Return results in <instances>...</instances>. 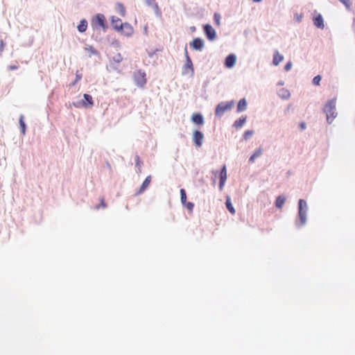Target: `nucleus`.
Masks as SVG:
<instances>
[{
  "label": "nucleus",
  "mask_w": 355,
  "mask_h": 355,
  "mask_svg": "<svg viewBox=\"0 0 355 355\" xmlns=\"http://www.w3.org/2000/svg\"><path fill=\"white\" fill-rule=\"evenodd\" d=\"M292 66H293V63L291 61H288L286 63V64L284 65V69L286 71H288L291 69L292 68Z\"/></svg>",
  "instance_id": "31"
},
{
  "label": "nucleus",
  "mask_w": 355,
  "mask_h": 355,
  "mask_svg": "<svg viewBox=\"0 0 355 355\" xmlns=\"http://www.w3.org/2000/svg\"><path fill=\"white\" fill-rule=\"evenodd\" d=\"M4 46H5V44H4L3 40H0V54H1V53L3 52V51L4 49Z\"/></svg>",
  "instance_id": "41"
},
{
  "label": "nucleus",
  "mask_w": 355,
  "mask_h": 355,
  "mask_svg": "<svg viewBox=\"0 0 355 355\" xmlns=\"http://www.w3.org/2000/svg\"><path fill=\"white\" fill-rule=\"evenodd\" d=\"M133 78L136 85L139 87H144L146 84V74L141 70L135 71L133 74Z\"/></svg>",
  "instance_id": "4"
},
{
  "label": "nucleus",
  "mask_w": 355,
  "mask_h": 355,
  "mask_svg": "<svg viewBox=\"0 0 355 355\" xmlns=\"http://www.w3.org/2000/svg\"><path fill=\"white\" fill-rule=\"evenodd\" d=\"M83 97L85 100V101H83L82 103V105L83 107H92L94 105L93 99L91 95L85 94L83 95Z\"/></svg>",
  "instance_id": "20"
},
{
  "label": "nucleus",
  "mask_w": 355,
  "mask_h": 355,
  "mask_svg": "<svg viewBox=\"0 0 355 355\" xmlns=\"http://www.w3.org/2000/svg\"><path fill=\"white\" fill-rule=\"evenodd\" d=\"M299 128L301 131L304 130L306 128V123L304 121H301L299 123Z\"/></svg>",
  "instance_id": "39"
},
{
  "label": "nucleus",
  "mask_w": 355,
  "mask_h": 355,
  "mask_svg": "<svg viewBox=\"0 0 355 355\" xmlns=\"http://www.w3.org/2000/svg\"><path fill=\"white\" fill-rule=\"evenodd\" d=\"M248 106L247 101L245 98L240 99L236 105V112H242L246 110Z\"/></svg>",
  "instance_id": "15"
},
{
  "label": "nucleus",
  "mask_w": 355,
  "mask_h": 355,
  "mask_svg": "<svg viewBox=\"0 0 355 355\" xmlns=\"http://www.w3.org/2000/svg\"><path fill=\"white\" fill-rule=\"evenodd\" d=\"M347 9L349 10L351 7L350 0H338Z\"/></svg>",
  "instance_id": "30"
},
{
  "label": "nucleus",
  "mask_w": 355,
  "mask_h": 355,
  "mask_svg": "<svg viewBox=\"0 0 355 355\" xmlns=\"http://www.w3.org/2000/svg\"><path fill=\"white\" fill-rule=\"evenodd\" d=\"M278 95L282 99L284 100H288L291 97L290 92L284 88H282L279 90Z\"/></svg>",
  "instance_id": "21"
},
{
  "label": "nucleus",
  "mask_w": 355,
  "mask_h": 355,
  "mask_svg": "<svg viewBox=\"0 0 355 355\" xmlns=\"http://www.w3.org/2000/svg\"><path fill=\"white\" fill-rule=\"evenodd\" d=\"M254 133V131L253 130H245L243 135V140H248Z\"/></svg>",
  "instance_id": "25"
},
{
  "label": "nucleus",
  "mask_w": 355,
  "mask_h": 355,
  "mask_svg": "<svg viewBox=\"0 0 355 355\" xmlns=\"http://www.w3.org/2000/svg\"><path fill=\"white\" fill-rule=\"evenodd\" d=\"M85 51L89 53V55L91 56L92 55H97L98 51L92 46H87L85 48Z\"/></svg>",
  "instance_id": "26"
},
{
  "label": "nucleus",
  "mask_w": 355,
  "mask_h": 355,
  "mask_svg": "<svg viewBox=\"0 0 355 355\" xmlns=\"http://www.w3.org/2000/svg\"><path fill=\"white\" fill-rule=\"evenodd\" d=\"M100 201H101V203H100L99 205H98L96 207V209H99L100 207H102L103 208H105L107 207V205H106V204H105V202L104 201L103 197L101 198Z\"/></svg>",
  "instance_id": "36"
},
{
  "label": "nucleus",
  "mask_w": 355,
  "mask_h": 355,
  "mask_svg": "<svg viewBox=\"0 0 355 355\" xmlns=\"http://www.w3.org/2000/svg\"><path fill=\"white\" fill-rule=\"evenodd\" d=\"M321 80H322V76L318 74L313 77V78L312 80V84L314 85L318 86L320 84Z\"/></svg>",
  "instance_id": "29"
},
{
  "label": "nucleus",
  "mask_w": 355,
  "mask_h": 355,
  "mask_svg": "<svg viewBox=\"0 0 355 355\" xmlns=\"http://www.w3.org/2000/svg\"><path fill=\"white\" fill-rule=\"evenodd\" d=\"M313 25L318 28L323 29L324 28V19L320 13H317L313 16Z\"/></svg>",
  "instance_id": "8"
},
{
  "label": "nucleus",
  "mask_w": 355,
  "mask_h": 355,
  "mask_svg": "<svg viewBox=\"0 0 355 355\" xmlns=\"http://www.w3.org/2000/svg\"><path fill=\"white\" fill-rule=\"evenodd\" d=\"M286 198L284 194L279 195L275 201V206L277 209H280L283 207Z\"/></svg>",
  "instance_id": "13"
},
{
  "label": "nucleus",
  "mask_w": 355,
  "mask_h": 355,
  "mask_svg": "<svg viewBox=\"0 0 355 355\" xmlns=\"http://www.w3.org/2000/svg\"><path fill=\"white\" fill-rule=\"evenodd\" d=\"M336 98L334 97L324 104L322 112L327 115V123L331 124L333 120L337 116L338 113L336 110Z\"/></svg>",
  "instance_id": "2"
},
{
  "label": "nucleus",
  "mask_w": 355,
  "mask_h": 355,
  "mask_svg": "<svg viewBox=\"0 0 355 355\" xmlns=\"http://www.w3.org/2000/svg\"><path fill=\"white\" fill-rule=\"evenodd\" d=\"M247 118V115H242L234 122L232 126L236 130L241 128L245 123Z\"/></svg>",
  "instance_id": "11"
},
{
  "label": "nucleus",
  "mask_w": 355,
  "mask_h": 355,
  "mask_svg": "<svg viewBox=\"0 0 355 355\" xmlns=\"http://www.w3.org/2000/svg\"><path fill=\"white\" fill-rule=\"evenodd\" d=\"M225 207H226V209L232 214H234L235 212H236V210L232 203V201H231V198L230 197V196L227 195L225 196Z\"/></svg>",
  "instance_id": "17"
},
{
  "label": "nucleus",
  "mask_w": 355,
  "mask_h": 355,
  "mask_svg": "<svg viewBox=\"0 0 355 355\" xmlns=\"http://www.w3.org/2000/svg\"><path fill=\"white\" fill-rule=\"evenodd\" d=\"M123 60V58L120 53H117L116 55L113 57V60L115 62H120Z\"/></svg>",
  "instance_id": "32"
},
{
  "label": "nucleus",
  "mask_w": 355,
  "mask_h": 355,
  "mask_svg": "<svg viewBox=\"0 0 355 355\" xmlns=\"http://www.w3.org/2000/svg\"><path fill=\"white\" fill-rule=\"evenodd\" d=\"M19 125H20L21 132L22 135H24L26 134V124L24 121V116L23 115H21L19 117Z\"/></svg>",
  "instance_id": "24"
},
{
  "label": "nucleus",
  "mask_w": 355,
  "mask_h": 355,
  "mask_svg": "<svg viewBox=\"0 0 355 355\" xmlns=\"http://www.w3.org/2000/svg\"><path fill=\"white\" fill-rule=\"evenodd\" d=\"M302 15H300V16L297 17V21L300 22L302 18Z\"/></svg>",
  "instance_id": "44"
},
{
  "label": "nucleus",
  "mask_w": 355,
  "mask_h": 355,
  "mask_svg": "<svg viewBox=\"0 0 355 355\" xmlns=\"http://www.w3.org/2000/svg\"><path fill=\"white\" fill-rule=\"evenodd\" d=\"M219 182L218 186L220 189H222V171H220L218 173Z\"/></svg>",
  "instance_id": "40"
},
{
  "label": "nucleus",
  "mask_w": 355,
  "mask_h": 355,
  "mask_svg": "<svg viewBox=\"0 0 355 355\" xmlns=\"http://www.w3.org/2000/svg\"><path fill=\"white\" fill-rule=\"evenodd\" d=\"M214 18H215V20H216V22L217 23V24L219 25V24H220V15L216 13L214 15Z\"/></svg>",
  "instance_id": "42"
},
{
  "label": "nucleus",
  "mask_w": 355,
  "mask_h": 355,
  "mask_svg": "<svg viewBox=\"0 0 355 355\" xmlns=\"http://www.w3.org/2000/svg\"><path fill=\"white\" fill-rule=\"evenodd\" d=\"M263 0H252L253 2L254 3H260Z\"/></svg>",
  "instance_id": "46"
},
{
  "label": "nucleus",
  "mask_w": 355,
  "mask_h": 355,
  "mask_svg": "<svg viewBox=\"0 0 355 355\" xmlns=\"http://www.w3.org/2000/svg\"><path fill=\"white\" fill-rule=\"evenodd\" d=\"M284 60V55L280 54L278 51H275L273 54L272 64L277 66Z\"/></svg>",
  "instance_id": "19"
},
{
  "label": "nucleus",
  "mask_w": 355,
  "mask_h": 355,
  "mask_svg": "<svg viewBox=\"0 0 355 355\" xmlns=\"http://www.w3.org/2000/svg\"><path fill=\"white\" fill-rule=\"evenodd\" d=\"M111 24L113 28L116 31L122 30L123 28L127 29V34L128 35H131L132 33V27L128 24H123L121 20L116 17H112L111 18Z\"/></svg>",
  "instance_id": "3"
},
{
  "label": "nucleus",
  "mask_w": 355,
  "mask_h": 355,
  "mask_svg": "<svg viewBox=\"0 0 355 355\" xmlns=\"http://www.w3.org/2000/svg\"><path fill=\"white\" fill-rule=\"evenodd\" d=\"M236 54L230 53L225 57L223 61V65L227 69H232L236 64Z\"/></svg>",
  "instance_id": "6"
},
{
  "label": "nucleus",
  "mask_w": 355,
  "mask_h": 355,
  "mask_svg": "<svg viewBox=\"0 0 355 355\" xmlns=\"http://www.w3.org/2000/svg\"><path fill=\"white\" fill-rule=\"evenodd\" d=\"M186 207L190 211H191L193 209L194 205L191 202H186V205H183Z\"/></svg>",
  "instance_id": "35"
},
{
  "label": "nucleus",
  "mask_w": 355,
  "mask_h": 355,
  "mask_svg": "<svg viewBox=\"0 0 355 355\" xmlns=\"http://www.w3.org/2000/svg\"><path fill=\"white\" fill-rule=\"evenodd\" d=\"M284 85V82L282 80H280L279 82L277 83V85Z\"/></svg>",
  "instance_id": "45"
},
{
  "label": "nucleus",
  "mask_w": 355,
  "mask_h": 355,
  "mask_svg": "<svg viewBox=\"0 0 355 355\" xmlns=\"http://www.w3.org/2000/svg\"><path fill=\"white\" fill-rule=\"evenodd\" d=\"M308 205L304 199H299L297 202V215L295 221L297 228L300 229L304 226L307 220Z\"/></svg>",
  "instance_id": "1"
},
{
  "label": "nucleus",
  "mask_w": 355,
  "mask_h": 355,
  "mask_svg": "<svg viewBox=\"0 0 355 355\" xmlns=\"http://www.w3.org/2000/svg\"><path fill=\"white\" fill-rule=\"evenodd\" d=\"M233 105H234L233 101H226V102L223 103V112L230 110L232 108V107L233 106Z\"/></svg>",
  "instance_id": "27"
},
{
  "label": "nucleus",
  "mask_w": 355,
  "mask_h": 355,
  "mask_svg": "<svg viewBox=\"0 0 355 355\" xmlns=\"http://www.w3.org/2000/svg\"><path fill=\"white\" fill-rule=\"evenodd\" d=\"M190 46L193 50L202 51L205 47V43L202 39L196 37L190 42Z\"/></svg>",
  "instance_id": "7"
},
{
  "label": "nucleus",
  "mask_w": 355,
  "mask_h": 355,
  "mask_svg": "<svg viewBox=\"0 0 355 355\" xmlns=\"http://www.w3.org/2000/svg\"><path fill=\"white\" fill-rule=\"evenodd\" d=\"M204 31L207 37L209 40H214L216 38V31L214 28L209 24L204 26Z\"/></svg>",
  "instance_id": "9"
},
{
  "label": "nucleus",
  "mask_w": 355,
  "mask_h": 355,
  "mask_svg": "<svg viewBox=\"0 0 355 355\" xmlns=\"http://www.w3.org/2000/svg\"><path fill=\"white\" fill-rule=\"evenodd\" d=\"M18 69V66H17V65H10V66L8 67V69H9L10 71L15 70V69Z\"/></svg>",
  "instance_id": "43"
},
{
  "label": "nucleus",
  "mask_w": 355,
  "mask_h": 355,
  "mask_svg": "<svg viewBox=\"0 0 355 355\" xmlns=\"http://www.w3.org/2000/svg\"><path fill=\"white\" fill-rule=\"evenodd\" d=\"M191 121L198 125H202L204 123L203 116L200 113H193L191 116Z\"/></svg>",
  "instance_id": "14"
},
{
  "label": "nucleus",
  "mask_w": 355,
  "mask_h": 355,
  "mask_svg": "<svg viewBox=\"0 0 355 355\" xmlns=\"http://www.w3.org/2000/svg\"><path fill=\"white\" fill-rule=\"evenodd\" d=\"M222 110V103L218 104L216 109V114L218 116H220V111Z\"/></svg>",
  "instance_id": "37"
},
{
  "label": "nucleus",
  "mask_w": 355,
  "mask_h": 355,
  "mask_svg": "<svg viewBox=\"0 0 355 355\" xmlns=\"http://www.w3.org/2000/svg\"><path fill=\"white\" fill-rule=\"evenodd\" d=\"M82 78V73H80L78 71L76 73V80L73 83V85H74L77 82H78Z\"/></svg>",
  "instance_id": "33"
},
{
  "label": "nucleus",
  "mask_w": 355,
  "mask_h": 355,
  "mask_svg": "<svg viewBox=\"0 0 355 355\" xmlns=\"http://www.w3.org/2000/svg\"><path fill=\"white\" fill-rule=\"evenodd\" d=\"M87 21L85 19H83L80 21V24L78 26V30L80 33H83L87 30Z\"/></svg>",
  "instance_id": "23"
},
{
  "label": "nucleus",
  "mask_w": 355,
  "mask_h": 355,
  "mask_svg": "<svg viewBox=\"0 0 355 355\" xmlns=\"http://www.w3.org/2000/svg\"><path fill=\"white\" fill-rule=\"evenodd\" d=\"M135 161H136V166L138 167L139 172H141V162L140 158H139V157L138 155L136 156Z\"/></svg>",
  "instance_id": "34"
},
{
  "label": "nucleus",
  "mask_w": 355,
  "mask_h": 355,
  "mask_svg": "<svg viewBox=\"0 0 355 355\" xmlns=\"http://www.w3.org/2000/svg\"><path fill=\"white\" fill-rule=\"evenodd\" d=\"M203 138H204V135L201 132H200L198 130H195L193 132V140L195 143V145L197 147H200L202 146Z\"/></svg>",
  "instance_id": "10"
},
{
  "label": "nucleus",
  "mask_w": 355,
  "mask_h": 355,
  "mask_svg": "<svg viewBox=\"0 0 355 355\" xmlns=\"http://www.w3.org/2000/svg\"><path fill=\"white\" fill-rule=\"evenodd\" d=\"M184 53H185V57H186V62L184 64V68L186 69H190L191 71H193V63H192L191 58L189 56L187 47H185V49H184Z\"/></svg>",
  "instance_id": "18"
},
{
  "label": "nucleus",
  "mask_w": 355,
  "mask_h": 355,
  "mask_svg": "<svg viewBox=\"0 0 355 355\" xmlns=\"http://www.w3.org/2000/svg\"><path fill=\"white\" fill-rule=\"evenodd\" d=\"M151 182V176L148 175L146 178L145 180L142 183L141 186L139 188V190L136 193L137 195H139L144 192V191L148 188L150 183Z\"/></svg>",
  "instance_id": "16"
},
{
  "label": "nucleus",
  "mask_w": 355,
  "mask_h": 355,
  "mask_svg": "<svg viewBox=\"0 0 355 355\" xmlns=\"http://www.w3.org/2000/svg\"><path fill=\"white\" fill-rule=\"evenodd\" d=\"M244 34H248V32L246 30L244 31Z\"/></svg>",
  "instance_id": "47"
},
{
  "label": "nucleus",
  "mask_w": 355,
  "mask_h": 355,
  "mask_svg": "<svg viewBox=\"0 0 355 355\" xmlns=\"http://www.w3.org/2000/svg\"><path fill=\"white\" fill-rule=\"evenodd\" d=\"M180 199H181V202L182 203V205H186L187 194H186V191L184 189H180Z\"/></svg>",
  "instance_id": "28"
},
{
  "label": "nucleus",
  "mask_w": 355,
  "mask_h": 355,
  "mask_svg": "<svg viewBox=\"0 0 355 355\" xmlns=\"http://www.w3.org/2000/svg\"><path fill=\"white\" fill-rule=\"evenodd\" d=\"M116 10L121 16L124 17L125 15V8L122 3H117L116 4Z\"/></svg>",
  "instance_id": "22"
},
{
  "label": "nucleus",
  "mask_w": 355,
  "mask_h": 355,
  "mask_svg": "<svg viewBox=\"0 0 355 355\" xmlns=\"http://www.w3.org/2000/svg\"><path fill=\"white\" fill-rule=\"evenodd\" d=\"M227 180V169L226 166L223 164V186L225 185V183Z\"/></svg>",
  "instance_id": "38"
},
{
  "label": "nucleus",
  "mask_w": 355,
  "mask_h": 355,
  "mask_svg": "<svg viewBox=\"0 0 355 355\" xmlns=\"http://www.w3.org/2000/svg\"><path fill=\"white\" fill-rule=\"evenodd\" d=\"M92 25L94 29L102 28L105 29V18L102 14H97L92 20Z\"/></svg>",
  "instance_id": "5"
},
{
  "label": "nucleus",
  "mask_w": 355,
  "mask_h": 355,
  "mask_svg": "<svg viewBox=\"0 0 355 355\" xmlns=\"http://www.w3.org/2000/svg\"><path fill=\"white\" fill-rule=\"evenodd\" d=\"M263 154V148L261 146H260L259 148H257L254 152L250 155L248 159L249 163H254L255 162V159L258 157H259Z\"/></svg>",
  "instance_id": "12"
}]
</instances>
